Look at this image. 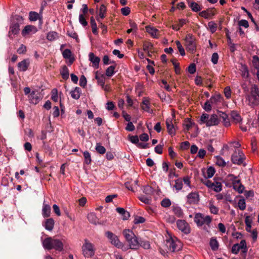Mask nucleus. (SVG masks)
Masks as SVG:
<instances>
[{
    "label": "nucleus",
    "mask_w": 259,
    "mask_h": 259,
    "mask_svg": "<svg viewBox=\"0 0 259 259\" xmlns=\"http://www.w3.org/2000/svg\"><path fill=\"white\" fill-rule=\"evenodd\" d=\"M199 16L204 18L205 19H208L215 15L214 10L213 9H207L206 10L202 11L199 14Z\"/></svg>",
    "instance_id": "19"
},
{
    "label": "nucleus",
    "mask_w": 259,
    "mask_h": 259,
    "mask_svg": "<svg viewBox=\"0 0 259 259\" xmlns=\"http://www.w3.org/2000/svg\"><path fill=\"white\" fill-rule=\"evenodd\" d=\"M174 187L178 191L181 190L183 188V182L180 179H177L175 181V184Z\"/></svg>",
    "instance_id": "43"
},
{
    "label": "nucleus",
    "mask_w": 259,
    "mask_h": 259,
    "mask_svg": "<svg viewBox=\"0 0 259 259\" xmlns=\"http://www.w3.org/2000/svg\"><path fill=\"white\" fill-rule=\"evenodd\" d=\"M29 65V61L28 59H25L18 64V68L20 71H26Z\"/></svg>",
    "instance_id": "21"
},
{
    "label": "nucleus",
    "mask_w": 259,
    "mask_h": 259,
    "mask_svg": "<svg viewBox=\"0 0 259 259\" xmlns=\"http://www.w3.org/2000/svg\"><path fill=\"white\" fill-rule=\"evenodd\" d=\"M212 104L210 102V101L207 100L204 104V105L203 106L204 109L206 111H209L211 110L212 108Z\"/></svg>",
    "instance_id": "57"
},
{
    "label": "nucleus",
    "mask_w": 259,
    "mask_h": 259,
    "mask_svg": "<svg viewBox=\"0 0 259 259\" xmlns=\"http://www.w3.org/2000/svg\"><path fill=\"white\" fill-rule=\"evenodd\" d=\"M150 104L149 99L148 98H144L141 104V107L145 111L151 113L152 112V110L150 109Z\"/></svg>",
    "instance_id": "16"
},
{
    "label": "nucleus",
    "mask_w": 259,
    "mask_h": 259,
    "mask_svg": "<svg viewBox=\"0 0 259 259\" xmlns=\"http://www.w3.org/2000/svg\"><path fill=\"white\" fill-rule=\"evenodd\" d=\"M220 116L223 119V122L224 126L228 127L230 125V121L229 119L228 118L227 115L224 113L222 112L221 114H220Z\"/></svg>",
    "instance_id": "35"
},
{
    "label": "nucleus",
    "mask_w": 259,
    "mask_h": 259,
    "mask_svg": "<svg viewBox=\"0 0 259 259\" xmlns=\"http://www.w3.org/2000/svg\"><path fill=\"white\" fill-rule=\"evenodd\" d=\"M187 198L190 204H196L199 201V195L196 192H191L187 195Z\"/></svg>",
    "instance_id": "10"
},
{
    "label": "nucleus",
    "mask_w": 259,
    "mask_h": 259,
    "mask_svg": "<svg viewBox=\"0 0 259 259\" xmlns=\"http://www.w3.org/2000/svg\"><path fill=\"white\" fill-rule=\"evenodd\" d=\"M47 38L50 41H53L58 38V33L55 31L50 32L47 34Z\"/></svg>",
    "instance_id": "40"
},
{
    "label": "nucleus",
    "mask_w": 259,
    "mask_h": 259,
    "mask_svg": "<svg viewBox=\"0 0 259 259\" xmlns=\"http://www.w3.org/2000/svg\"><path fill=\"white\" fill-rule=\"evenodd\" d=\"M145 221V219L140 216H137L134 219V223L135 224H140V223H143Z\"/></svg>",
    "instance_id": "63"
},
{
    "label": "nucleus",
    "mask_w": 259,
    "mask_h": 259,
    "mask_svg": "<svg viewBox=\"0 0 259 259\" xmlns=\"http://www.w3.org/2000/svg\"><path fill=\"white\" fill-rule=\"evenodd\" d=\"M143 50L145 52L148 53L149 52V50L150 49H151V48L152 47V45L150 42H145L143 44Z\"/></svg>",
    "instance_id": "60"
},
{
    "label": "nucleus",
    "mask_w": 259,
    "mask_h": 259,
    "mask_svg": "<svg viewBox=\"0 0 259 259\" xmlns=\"http://www.w3.org/2000/svg\"><path fill=\"white\" fill-rule=\"evenodd\" d=\"M241 75L244 78H247L248 75V71L246 66H243L241 68Z\"/></svg>",
    "instance_id": "61"
},
{
    "label": "nucleus",
    "mask_w": 259,
    "mask_h": 259,
    "mask_svg": "<svg viewBox=\"0 0 259 259\" xmlns=\"http://www.w3.org/2000/svg\"><path fill=\"white\" fill-rule=\"evenodd\" d=\"M95 149L97 152L99 154H104L106 152L105 148L102 146L99 143H97Z\"/></svg>",
    "instance_id": "39"
},
{
    "label": "nucleus",
    "mask_w": 259,
    "mask_h": 259,
    "mask_svg": "<svg viewBox=\"0 0 259 259\" xmlns=\"http://www.w3.org/2000/svg\"><path fill=\"white\" fill-rule=\"evenodd\" d=\"M139 200L142 201V202L145 203V204H149L151 202V200L150 199L149 196H146L144 195H141L139 197Z\"/></svg>",
    "instance_id": "53"
},
{
    "label": "nucleus",
    "mask_w": 259,
    "mask_h": 259,
    "mask_svg": "<svg viewBox=\"0 0 259 259\" xmlns=\"http://www.w3.org/2000/svg\"><path fill=\"white\" fill-rule=\"evenodd\" d=\"M83 154L84 158V162L87 164H90L92 161L90 153L88 151H85L83 153Z\"/></svg>",
    "instance_id": "42"
},
{
    "label": "nucleus",
    "mask_w": 259,
    "mask_h": 259,
    "mask_svg": "<svg viewBox=\"0 0 259 259\" xmlns=\"http://www.w3.org/2000/svg\"><path fill=\"white\" fill-rule=\"evenodd\" d=\"M209 208L211 213L214 214H217L218 213L219 208L215 206L211 202L209 203Z\"/></svg>",
    "instance_id": "48"
},
{
    "label": "nucleus",
    "mask_w": 259,
    "mask_h": 259,
    "mask_svg": "<svg viewBox=\"0 0 259 259\" xmlns=\"http://www.w3.org/2000/svg\"><path fill=\"white\" fill-rule=\"evenodd\" d=\"M161 204L163 207H167L171 204V202L168 199H164L161 202Z\"/></svg>",
    "instance_id": "64"
},
{
    "label": "nucleus",
    "mask_w": 259,
    "mask_h": 259,
    "mask_svg": "<svg viewBox=\"0 0 259 259\" xmlns=\"http://www.w3.org/2000/svg\"><path fill=\"white\" fill-rule=\"evenodd\" d=\"M177 225L178 229L185 234H188L190 232L189 225L185 221L179 220L177 222Z\"/></svg>",
    "instance_id": "9"
},
{
    "label": "nucleus",
    "mask_w": 259,
    "mask_h": 259,
    "mask_svg": "<svg viewBox=\"0 0 259 259\" xmlns=\"http://www.w3.org/2000/svg\"><path fill=\"white\" fill-rule=\"evenodd\" d=\"M174 214L179 218H182L183 216V211L181 207L176 206L173 208Z\"/></svg>",
    "instance_id": "37"
},
{
    "label": "nucleus",
    "mask_w": 259,
    "mask_h": 259,
    "mask_svg": "<svg viewBox=\"0 0 259 259\" xmlns=\"http://www.w3.org/2000/svg\"><path fill=\"white\" fill-rule=\"evenodd\" d=\"M165 246L171 252L179 251L182 248L181 242L176 238L169 237L165 241Z\"/></svg>",
    "instance_id": "4"
},
{
    "label": "nucleus",
    "mask_w": 259,
    "mask_h": 259,
    "mask_svg": "<svg viewBox=\"0 0 259 259\" xmlns=\"http://www.w3.org/2000/svg\"><path fill=\"white\" fill-rule=\"evenodd\" d=\"M37 29L36 27L33 25H27L26 26L22 31V34L23 36H25L27 34L36 33Z\"/></svg>",
    "instance_id": "15"
},
{
    "label": "nucleus",
    "mask_w": 259,
    "mask_h": 259,
    "mask_svg": "<svg viewBox=\"0 0 259 259\" xmlns=\"http://www.w3.org/2000/svg\"><path fill=\"white\" fill-rule=\"evenodd\" d=\"M54 221L53 219H48L45 221L44 227L46 229L49 231H52L54 228Z\"/></svg>",
    "instance_id": "26"
},
{
    "label": "nucleus",
    "mask_w": 259,
    "mask_h": 259,
    "mask_svg": "<svg viewBox=\"0 0 259 259\" xmlns=\"http://www.w3.org/2000/svg\"><path fill=\"white\" fill-rule=\"evenodd\" d=\"M42 246L45 249L50 250L54 249L61 251L63 249V243L58 239L48 237L42 241Z\"/></svg>",
    "instance_id": "1"
},
{
    "label": "nucleus",
    "mask_w": 259,
    "mask_h": 259,
    "mask_svg": "<svg viewBox=\"0 0 259 259\" xmlns=\"http://www.w3.org/2000/svg\"><path fill=\"white\" fill-rule=\"evenodd\" d=\"M215 158H216L215 163L218 165H219L220 166H222V167H224L226 165V162H225V160L222 157L218 156H217Z\"/></svg>",
    "instance_id": "41"
},
{
    "label": "nucleus",
    "mask_w": 259,
    "mask_h": 259,
    "mask_svg": "<svg viewBox=\"0 0 259 259\" xmlns=\"http://www.w3.org/2000/svg\"><path fill=\"white\" fill-rule=\"evenodd\" d=\"M19 24L18 23H12L10 27L9 35L11 37L12 35L18 34L20 31Z\"/></svg>",
    "instance_id": "17"
},
{
    "label": "nucleus",
    "mask_w": 259,
    "mask_h": 259,
    "mask_svg": "<svg viewBox=\"0 0 259 259\" xmlns=\"http://www.w3.org/2000/svg\"><path fill=\"white\" fill-rule=\"evenodd\" d=\"M129 244V248L132 249L136 250L140 247V242L138 240V238L135 235L134 237H133L131 239L127 241Z\"/></svg>",
    "instance_id": "14"
},
{
    "label": "nucleus",
    "mask_w": 259,
    "mask_h": 259,
    "mask_svg": "<svg viewBox=\"0 0 259 259\" xmlns=\"http://www.w3.org/2000/svg\"><path fill=\"white\" fill-rule=\"evenodd\" d=\"M215 192H219L222 190V185L219 182L214 183V186L212 188Z\"/></svg>",
    "instance_id": "55"
},
{
    "label": "nucleus",
    "mask_w": 259,
    "mask_h": 259,
    "mask_svg": "<svg viewBox=\"0 0 259 259\" xmlns=\"http://www.w3.org/2000/svg\"><path fill=\"white\" fill-rule=\"evenodd\" d=\"M51 207L49 204H46L44 201L42 208V215L44 218H48L51 214Z\"/></svg>",
    "instance_id": "22"
},
{
    "label": "nucleus",
    "mask_w": 259,
    "mask_h": 259,
    "mask_svg": "<svg viewBox=\"0 0 259 259\" xmlns=\"http://www.w3.org/2000/svg\"><path fill=\"white\" fill-rule=\"evenodd\" d=\"M185 46L187 49L191 53L196 50L195 37L192 34H187L185 38Z\"/></svg>",
    "instance_id": "5"
},
{
    "label": "nucleus",
    "mask_w": 259,
    "mask_h": 259,
    "mask_svg": "<svg viewBox=\"0 0 259 259\" xmlns=\"http://www.w3.org/2000/svg\"><path fill=\"white\" fill-rule=\"evenodd\" d=\"M248 104L254 107L259 104V89L255 84H252L250 93L246 96Z\"/></svg>",
    "instance_id": "2"
},
{
    "label": "nucleus",
    "mask_w": 259,
    "mask_h": 259,
    "mask_svg": "<svg viewBox=\"0 0 259 259\" xmlns=\"http://www.w3.org/2000/svg\"><path fill=\"white\" fill-rule=\"evenodd\" d=\"M237 205L240 210H244L246 208V203L245 199L243 198L240 199L238 201Z\"/></svg>",
    "instance_id": "46"
},
{
    "label": "nucleus",
    "mask_w": 259,
    "mask_h": 259,
    "mask_svg": "<svg viewBox=\"0 0 259 259\" xmlns=\"http://www.w3.org/2000/svg\"><path fill=\"white\" fill-rule=\"evenodd\" d=\"M166 125L168 133L171 135H175V130L171 118L166 119Z\"/></svg>",
    "instance_id": "23"
},
{
    "label": "nucleus",
    "mask_w": 259,
    "mask_h": 259,
    "mask_svg": "<svg viewBox=\"0 0 259 259\" xmlns=\"http://www.w3.org/2000/svg\"><path fill=\"white\" fill-rule=\"evenodd\" d=\"M233 188L238 193H242L244 189V186L240 183L239 180H236L233 183Z\"/></svg>",
    "instance_id": "24"
},
{
    "label": "nucleus",
    "mask_w": 259,
    "mask_h": 259,
    "mask_svg": "<svg viewBox=\"0 0 259 259\" xmlns=\"http://www.w3.org/2000/svg\"><path fill=\"white\" fill-rule=\"evenodd\" d=\"M67 34L70 37L75 39L77 42L78 41V35L77 33L74 31H68Z\"/></svg>",
    "instance_id": "58"
},
{
    "label": "nucleus",
    "mask_w": 259,
    "mask_h": 259,
    "mask_svg": "<svg viewBox=\"0 0 259 259\" xmlns=\"http://www.w3.org/2000/svg\"><path fill=\"white\" fill-rule=\"evenodd\" d=\"M209 115L206 113H203L201 115L200 118V123L203 124L205 123L207 126V122L208 120Z\"/></svg>",
    "instance_id": "44"
},
{
    "label": "nucleus",
    "mask_w": 259,
    "mask_h": 259,
    "mask_svg": "<svg viewBox=\"0 0 259 259\" xmlns=\"http://www.w3.org/2000/svg\"><path fill=\"white\" fill-rule=\"evenodd\" d=\"M189 6L191 8L193 11L195 12L200 11L202 9V7L194 2H189Z\"/></svg>",
    "instance_id": "30"
},
{
    "label": "nucleus",
    "mask_w": 259,
    "mask_h": 259,
    "mask_svg": "<svg viewBox=\"0 0 259 259\" xmlns=\"http://www.w3.org/2000/svg\"><path fill=\"white\" fill-rule=\"evenodd\" d=\"M89 60L93 63V66L97 69L99 66L100 58L96 56L93 53H90L89 55Z\"/></svg>",
    "instance_id": "12"
},
{
    "label": "nucleus",
    "mask_w": 259,
    "mask_h": 259,
    "mask_svg": "<svg viewBox=\"0 0 259 259\" xmlns=\"http://www.w3.org/2000/svg\"><path fill=\"white\" fill-rule=\"evenodd\" d=\"M38 14L35 12H30L29 13V19L31 21H35L38 19Z\"/></svg>",
    "instance_id": "54"
},
{
    "label": "nucleus",
    "mask_w": 259,
    "mask_h": 259,
    "mask_svg": "<svg viewBox=\"0 0 259 259\" xmlns=\"http://www.w3.org/2000/svg\"><path fill=\"white\" fill-rule=\"evenodd\" d=\"M115 67L109 66L106 70V75L109 77L112 76L114 73Z\"/></svg>",
    "instance_id": "50"
},
{
    "label": "nucleus",
    "mask_w": 259,
    "mask_h": 259,
    "mask_svg": "<svg viewBox=\"0 0 259 259\" xmlns=\"http://www.w3.org/2000/svg\"><path fill=\"white\" fill-rule=\"evenodd\" d=\"M79 22L82 26L85 27V26H87L88 22L86 21V19L85 18V15L79 14Z\"/></svg>",
    "instance_id": "49"
},
{
    "label": "nucleus",
    "mask_w": 259,
    "mask_h": 259,
    "mask_svg": "<svg viewBox=\"0 0 259 259\" xmlns=\"http://www.w3.org/2000/svg\"><path fill=\"white\" fill-rule=\"evenodd\" d=\"M208 28L212 33L215 32L217 28V25L213 21H210L208 23Z\"/></svg>",
    "instance_id": "47"
},
{
    "label": "nucleus",
    "mask_w": 259,
    "mask_h": 259,
    "mask_svg": "<svg viewBox=\"0 0 259 259\" xmlns=\"http://www.w3.org/2000/svg\"><path fill=\"white\" fill-rule=\"evenodd\" d=\"M63 57L65 59L70 58L72 56L71 52L69 49H65L62 53Z\"/></svg>",
    "instance_id": "56"
},
{
    "label": "nucleus",
    "mask_w": 259,
    "mask_h": 259,
    "mask_svg": "<svg viewBox=\"0 0 259 259\" xmlns=\"http://www.w3.org/2000/svg\"><path fill=\"white\" fill-rule=\"evenodd\" d=\"M209 100L212 106H217L222 101V97L220 94H216L211 97Z\"/></svg>",
    "instance_id": "18"
},
{
    "label": "nucleus",
    "mask_w": 259,
    "mask_h": 259,
    "mask_svg": "<svg viewBox=\"0 0 259 259\" xmlns=\"http://www.w3.org/2000/svg\"><path fill=\"white\" fill-rule=\"evenodd\" d=\"M140 246H141L145 249H148L150 248V244L148 241L140 240Z\"/></svg>",
    "instance_id": "52"
},
{
    "label": "nucleus",
    "mask_w": 259,
    "mask_h": 259,
    "mask_svg": "<svg viewBox=\"0 0 259 259\" xmlns=\"http://www.w3.org/2000/svg\"><path fill=\"white\" fill-rule=\"evenodd\" d=\"M176 44L177 46L178 49L180 53V54L184 56L185 55V52L184 48L183 47L182 44H181L180 41L179 40H177L176 41Z\"/></svg>",
    "instance_id": "45"
},
{
    "label": "nucleus",
    "mask_w": 259,
    "mask_h": 259,
    "mask_svg": "<svg viewBox=\"0 0 259 259\" xmlns=\"http://www.w3.org/2000/svg\"><path fill=\"white\" fill-rule=\"evenodd\" d=\"M220 122V120L218 116L213 114L209 116L208 120L207 122V126H211L218 125Z\"/></svg>",
    "instance_id": "13"
},
{
    "label": "nucleus",
    "mask_w": 259,
    "mask_h": 259,
    "mask_svg": "<svg viewBox=\"0 0 259 259\" xmlns=\"http://www.w3.org/2000/svg\"><path fill=\"white\" fill-rule=\"evenodd\" d=\"M60 73L62 77L64 79H67L69 77V71L68 68L66 66H64L61 71Z\"/></svg>",
    "instance_id": "33"
},
{
    "label": "nucleus",
    "mask_w": 259,
    "mask_h": 259,
    "mask_svg": "<svg viewBox=\"0 0 259 259\" xmlns=\"http://www.w3.org/2000/svg\"><path fill=\"white\" fill-rule=\"evenodd\" d=\"M153 192V188L148 185L145 186L143 188V192L144 193H145L146 195H147L148 196L151 195L152 194Z\"/></svg>",
    "instance_id": "51"
},
{
    "label": "nucleus",
    "mask_w": 259,
    "mask_h": 259,
    "mask_svg": "<svg viewBox=\"0 0 259 259\" xmlns=\"http://www.w3.org/2000/svg\"><path fill=\"white\" fill-rule=\"evenodd\" d=\"M88 219L92 224L97 225L98 224V220L94 213H90L88 215Z\"/></svg>",
    "instance_id": "32"
},
{
    "label": "nucleus",
    "mask_w": 259,
    "mask_h": 259,
    "mask_svg": "<svg viewBox=\"0 0 259 259\" xmlns=\"http://www.w3.org/2000/svg\"><path fill=\"white\" fill-rule=\"evenodd\" d=\"M210 246L212 250H217L219 247V243L216 239L212 238L210 240Z\"/></svg>",
    "instance_id": "36"
},
{
    "label": "nucleus",
    "mask_w": 259,
    "mask_h": 259,
    "mask_svg": "<svg viewBox=\"0 0 259 259\" xmlns=\"http://www.w3.org/2000/svg\"><path fill=\"white\" fill-rule=\"evenodd\" d=\"M105 235L112 245L117 248H122L123 244L119 240L117 236L110 231L106 232Z\"/></svg>",
    "instance_id": "7"
},
{
    "label": "nucleus",
    "mask_w": 259,
    "mask_h": 259,
    "mask_svg": "<svg viewBox=\"0 0 259 259\" xmlns=\"http://www.w3.org/2000/svg\"><path fill=\"white\" fill-rule=\"evenodd\" d=\"M123 235L127 241L130 240V239H131L133 237H134L135 236V234L133 232L129 229L123 230Z\"/></svg>",
    "instance_id": "29"
},
{
    "label": "nucleus",
    "mask_w": 259,
    "mask_h": 259,
    "mask_svg": "<svg viewBox=\"0 0 259 259\" xmlns=\"http://www.w3.org/2000/svg\"><path fill=\"white\" fill-rule=\"evenodd\" d=\"M107 9L106 6L102 4L99 9V12H98V16L96 18H99V19L101 20V19H103L105 17V14L106 13Z\"/></svg>",
    "instance_id": "28"
},
{
    "label": "nucleus",
    "mask_w": 259,
    "mask_h": 259,
    "mask_svg": "<svg viewBox=\"0 0 259 259\" xmlns=\"http://www.w3.org/2000/svg\"><path fill=\"white\" fill-rule=\"evenodd\" d=\"M146 31L148 33L151 37L156 38L158 37V30L150 25L145 27Z\"/></svg>",
    "instance_id": "20"
},
{
    "label": "nucleus",
    "mask_w": 259,
    "mask_h": 259,
    "mask_svg": "<svg viewBox=\"0 0 259 259\" xmlns=\"http://www.w3.org/2000/svg\"><path fill=\"white\" fill-rule=\"evenodd\" d=\"M240 249V247L238 243L235 244L233 245L231 249V251L234 254H237Z\"/></svg>",
    "instance_id": "59"
},
{
    "label": "nucleus",
    "mask_w": 259,
    "mask_h": 259,
    "mask_svg": "<svg viewBox=\"0 0 259 259\" xmlns=\"http://www.w3.org/2000/svg\"><path fill=\"white\" fill-rule=\"evenodd\" d=\"M194 221L198 226L208 225L211 222V218L208 215L204 216L201 213H197L195 216Z\"/></svg>",
    "instance_id": "8"
},
{
    "label": "nucleus",
    "mask_w": 259,
    "mask_h": 259,
    "mask_svg": "<svg viewBox=\"0 0 259 259\" xmlns=\"http://www.w3.org/2000/svg\"><path fill=\"white\" fill-rule=\"evenodd\" d=\"M116 210L117 212L121 215L123 220H126L130 218V214L129 212L126 211L124 208L117 207Z\"/></svg>",
    "instance_id": "25"
},
{
    "label": "nucleus",
    "mask_w": 259,
    "mask_h": 259,
    "mask_svg": "<svg viewBox=\"0 0 259 259\" xmlns=\"http://www.w3.org/2000/svg\"><path fill=\"white\" fill-rule=\"evenodd\" d=\"M51 99L54 102H57L58 97L57 94V90L56 89H53L52 91Z\"/></svg>",
    "instance_id": "62"
},
{
    "label": "nucleus",
    "mask_w": 259,
    "mask_h": 259,
    "mask_svg": "<svg viewBox=\"0 0 259 259\" xmlns=\"http://www.w3.org/2000/svg\"><path fill=\"white\" fill-rule=\"evenodd\" d=\"M81 250L83 255L85 257H92L95 253L94 245L87 239L84 240Z\"/></svg>",
    "instance_id": "3"
},
{
    "label": "nucleus",
    "mask_w": 259,
    "mask_h": 259,
    "mask_svg": "<svg viewBox=\"0 0 259 259\" xmlns=\"http://www.w3.org/2000/svg\"><path fill=\"white\" fill-rule=\"evenodd\" d=\"M215 173V169L212 167H209L208 168L206 171V173L205 175V177L206 179L212 178Z\"/></svg>",
    "instance_id": "38"
},
{
    "label": "nucleus",
    "mask_w": 259,
    "mask_h": 259,
    "mask_svg": "<svg viewBox=\"0 0 259 259\" xmlns=\"http://www.w3.org/2000/svg\"><path fill=\"white\" fill-rule=\"evenodd\" d=\"M245 159V156L240 150H236L231 156V161L233 163L237 165L242 164Z\"/></svg>",
    "instance_id": "6"
},
{
    "label": "nucleus",
    "mask_w": 259,
    "mask_h": 259,
    "mask_svg": "<svg viewBox=\"0 0 259 259\" xmlns=\"http://www.w3.org/2000/svg\"><path fill=\"white\" fill-rule=\"evenodd\" d=\"M231 117L235 123H239L241 121L240 116L236 111H232L231 113Z\"/></svg>",
    "instance_id": "31"
},
{
    "label": "nucleus",
    "mask_w": 259,
    "mask_h": 259,
    "mask_svg": "<svg viewBox=\"0 0 259 259\" xmlns=\"http://www.w3.org/2000/svg\"><path fill=\"white\" fill-rule=\"evenodd\" d=\"M28 98L30 103L33 104H37L41 100L39 94L35 91H32L28 96Z\"/></svg>",
    "instance_id": "11"
},
{
    "label": "nucleus",
    "mask_w": 259,
    "mask_h": 259,
    "mask_svg": "<svg viewBox=\"0 0 259 259\" xmlns=\"http://www.w3.org/2000/svg\"><path fill=\"white\" fill-rule=\"evenodd\" d=\"M81 94V90L78 87H76L75 89L70 92L71 97L75 100L79 98Z\"/></svg>",
    "instance_id": "27"
},
{
    "label": "nucleus",
    "mask_w": 259,
    "mask_h": 259,
    "mask_svg": "<svg viewBox=\"0 0 259 259\" xmlns=\"http://www.w3.org/2000/svg\"><path fill=\"white\" fill-rule=\"evenodd\" d=\"M91 25L92 28V32L94 34H98V28L96 22L93 17H91Z\"/></svg>",
    "instance_id": "34"
}]
</instances>
